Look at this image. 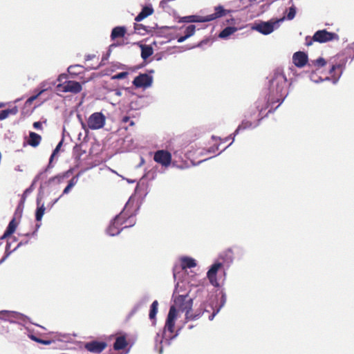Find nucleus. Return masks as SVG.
Wrapping results in <instances>:
<instances>
[{
  "mask_svg": "<svg viewBox=\"0 0 354 354\" xmlns=\"http://www.w3.org/2000/svg\"><path fill=\"white\" fill-rule=\"evenodd\" d=\"M174 302V305L171 306L169 308L164 327V333L165 335H167V333H170V335H168V337L169 338H174L176 336V334L174 335V333L175 322L178 316V310L181 312H185V319L186 322L190 320L196 319L200 316V314L194 315L190 313L193 306V299L189 298L187 295H180L176 296Z\"/></svg>",
  "mask_w": 354,
  "mask_h": 354,
  "instance_id": "1",
  "label": "nucleus"
},
{
  "mask_svg": "<svg viewBox=\"0 0 354 354\" xmlns=\"http://www.w3.org/2000/svg\"><path fill=\"white\" fill-rule=\"evenodd\" d=\"M286 88L287 78L282 69L277 68L270 80L269 91L272 102L281 104L287 95Z\"/></svg>",
  "mask_w": 354,
  "mask_h": 354,
  "instance_id": "2",
  "label": "nucleus"
},
{
  "mask_svg": "<svg viewBox=\"0 0 354 354\" xmlns=\"http://www.w3.org/2000/svg\"><path fill=\"white\" fill-rule=\"evenodd\" d=\"M263 116L253 105L250 106L245 115V119L239 125L234 134H237L240 131L249 129L257 127Z\"/></svg>",
  "mask_w": 354,
  "mask_h": 354,
  "instance_id": "3",
  "label": "nucleus"
},
{
  "mask_svg": "<svg viewBox=\"0 0 354 354\" xmlns=\"http://www.w3.org/2000/svg\"><path fill=\"white\" fill-rule=\"evenodd\" d=\"M231 12V10L225 9L222 6H218L214 8V12L205 17L198 15H189L183 17L182 21L187 23L192 22H207L215 20L221 17L225 16Z\"/></svg>",
  "mask_w": 354,
  "mask_h": 354,
  "instance_id": "4",
  "label": "nucleus"
},
{
  "mask_svg": "<svg viewBox=\"0 0 354 354\" xmlns=\"http://www.w3.org/2000/svg\"><path fill=\"white\" fill-rule=\"evenodd\" d=\"M338 39L339 35L337 33L328 32L326 29H323L316 31L313 37L306 36L305 38V44L307 46H310L313 42L322 44Z\"/></svg>",
  "mask_w": 354,
  "mask_h": 354,
  "instance_id": "5",
  "label": "nucleus"
},
{
  "mask_svg": "<svg viewBox=\"0 0 354 354\" xmlns=\"http://www.w3.org/2000/svg\"><path fill=\"white\" fill-rule=\"evenodd\" d=\"M127 220L125 213L121 212L110 224L107 228V233L111 236H115L118 234L122 229L133 225L131 223L126 224Z\"/></svg>",
  "mask_w": 354,
  "mask_h": 354,
  "instance_id": "6",
  "label": "nucleus"
},
{
  "mask_svg": "<svg viewBox=\"0 0 354 354\" xmlns=\"http://www.w3.org/2000/svg\"><path fill=\"white\" fill-rule=\"evenodd\" d=\"M57 89L58 91L63 93H71L73 94H77L82 90V84L76 81L66 80L62 83H59L57 85Z\"/></svg>",
  "mask_w": 354,
  "mask_h": 354,
  "instance_id": "7",
  "label": "nucleus"
},
{
  "mask_svg": "<svg viewBox=\"0 0 354 354\" xmlns=\"http://www.w3.org/2000/svg\"><path fill=\"white\" fill-rule=\"evenodd\" d=\"M105 115L101 112H95L89 116L87 124L89 129L96 130L102 128L105 124Z\"/></svg>",
  "mask_w": 354,
  "mask_h": 354,
  "instance_id": "8",
  "label": "nucleus"
},
{
  "mask_svg": "<svg viewBox=\"0 0 354 354\" xmlns=\"http://www.w3.org/2000/svg\"><path fill=\"white\" fill-rule=\"evenodd\" d=\"M153 160L163 167H168L171 162V154L166 150H158L154 153Z\"/></svg>",
  "mask_w": 354,
  "mask_h": 354,
  "instance_id": "9",
  "label": "nucleus"
},
{
  "mask_svg": "<svg viewBox=\"0 0 354 354\" xmlns=\"http://www.w3.org/2000/svg\"><path fill=\"white\" fill-rule=\"evenodd\" d=\"M283 19L284 18H282L279 20H277L274 21L270 20L266 22H260L256 24V26H254V29L263 35H268L273 32V30H274V26L277 24H278L279 21H283Z\"/></svg>",
  "mask_w": 354,
  "mask_h": 354,
  "instance_id": "10",
  "label": "nucleus"
},
{
  "mask_svg": "<svg viewBox=\"0 0 354 354\" xmlns=\"http://www.w3.org/2000/svg\"><path fill=\"white\" fill-rule=\"evenodd\" d=\"M152 82L153 78L151 76L146 73H142L134 78L133 84L136 88H147L151 85Z\"/></svg>",
  "mask_w": 354,
  "mask_h": 354,
  "instance_id": "11",
  "label": "nucleus"
},
{
  "mask_svg": "<svg viewBox=\"0 0 354 354\" xmlns=\"http://www.w3.org/2000/svg\"><path fill=\"white\" fill-rule=\"evenodd\" d=\"M223 267L221 263H214L207 273V278L212 285L214 286H218V283L216 278L218 270Z\"/></svg>",
  "mask_w": 354,
  "mask_h": 354,
  "instance_id": "12",
  "label": "nucleus"
},
{
  "mask_svg": "<svg viewBox=\"0 0 354 354\" xmlns=\"http://www.w3.org/2000/svg\"><path fill=\"white\" fill-rule=\"evenodd\" d=\"M106 346L104 342L91 341L85 344V348L90 352L99 353L104 350Z\"/></svg>",
  "mask_w": 354,
  "mask_h": 354,
  "instance_id": "13",
  "label": "nucleus"
},
{
  "mask_svg": "<svg viewBox=\"0 0 354 354\" xmlns=\"http://www.w3.org/2000/svg\"><path fill=\"white\" fill-rule=\"evenodd\" d=\"M272 97L269 95V98L267 100L266 97L259 98L253 104L254 108L259 111L261 113L263 111L266 110L270 104H274L275 102H272Z\"/></svg>",
  "mask_w": 354,
  "mask_h": 354,
  "instance_id": "14",
  "label": "nucleus"
},
{
  "mask_svg": "<svg viewBox=\"0 0 354 354\" xmlns=\"http://www.w3.org/2000/svg\"><path fill=\"white\" fill-rule=\"evenodd\" d=\"M292 62L296 66L299 68L304 67L308 62V56L304 52H297L292 56Z\"/></svg>",
  "mask_w": 354,
  "mask_h": 354,
  "instance_id": "15",
  "label": "nucleus"
},
{
  "mask_svg": "<svg viewBox=\"0 0 354 354\" xmlns=\"http://www.w3.org/2000/svg\"><path fill=\"white\" fill-rule=\"evenodd\" d=\"M19 313L15 311L1 310L0 311V321L14 322L17 319Z\"/></svg>",
  "mask_w": 354,
  "mask_h": 354,
  "instance_id": "16",
  "label": "nucleus"
},
{
  "mask_svg": "<svg viewBox=\"0 0 354 354\" xmlns=\"http://www.w3.org/2000/svg\"><path fill=\"white\" fill-rule=\"evenodd\" d=\"M41 140L42 138L40 135H39L37 133L31 131L29 133V137L26 140V143L28 145L35 148L39 145V144L41 142Z\"/></svg>",
  "mask_w": 354,
  "mask_h": 354,
  "instance_id": "17",
  "label": "nucleus"
},
{
  "mask_svg": "<svg viewBox=\"0 0 354 354\" xmlns=\"http://www.w3.org/2000/svg\"><path fill=\"white\" fill-rule=\"evenodd\" d=\"M126 32L127 28L124 26H116L112 29L111 39V40H115L118 38H122Z\"/></svg>",
  "mask_w": 354,
  "mask_h": 354,
  "instance_id": "18",
  "label": "nucleus"
},
{
  "mask_svg": "<svg viewBox=\"0 0 354 354\" xmlns=\"http://www.w3.org/2000/svg\"><path fill=\"white\" fill-rule=\"evenodd\" d=\"M18 223L16 221V219L13 218L9 223L6 231L4 232L3 234L1 237V239H4L8 237H9L11 234H12L17 227Z\"/></svg>",
  "mask_w": 354,
  "mask_h": 354,
  "instance_id": "19",
  "label": "nucleus"
},
{
  "mask_svg": "<svg viewBox=\"0 0 354 354\" xmlns=\"http://www.w3.org/2000/svg\"><path fill=\"white\" fill-rule=\"evenodd\" d=\"M128 343L126 339L125 335H120L116 337L115 341L113 344V348L115 351H120L125 348Z\"/></svg>",
  "mask_w": 354,
  "mask_h": 354,
  "instance_id": "20",
  "label": "nucleus"
},
{
  "mask_svg": "<svg viewBox=\"0 0 354 354\" xmlns=\"http://www.w3.org/2000/svg\"><path fill=\"white\" fill-rule=\"evenodd\" d=\"M195 30H196V26L192 24V25H189L188 26H187L184 31L185 35L179 37L177 39L178 42L182 43L184 41H185L187 38L192 36L195 32Z\"/></svg>",
  "mask_w": 354,
  "mask_h": 354,
  "instance_id": "21",
  "label": "nucleus"
},
{
  "mask_svg": "<svg viewBox=\"0 0 354 354\" xmlns=\"http://www.w3.org/2000/svg\"><path fill=\"white\" fill-rule=\"evenodd\" d=\"M153 9L151 7L145 6L141 12L136 17L135 20L136 21H140L148 16L152 15Z\"/></svg>",
  "mask_w": 354,
  "mask_h": 354,
  "instance_id": "22",
  "label": "nucleus"
},
{
  "mask_svg": "<svg viewBox=\"0 0 354 354\" xmlns=\"http://www.w3.org/2000/svg\"><path fill=\"white\" fill-rule=\"evenodd\" d=\"M18 113V108L17 106H13L11 109H7L1 111L0 112V120H3L8 118L10 115H15Z\"/></svg>",
  "mask_w": 354,
  "mask_h": 354,
  "instance_id": "23",
  "label": "nucleus"
},
{
  "mask_svg": "<svg viewBox=\"0 0 354 354\" xmlns=\"http://www.w3.org/2000/svg\"><path fill=\"white\" fill-rule=\"evenodd\" d=\"M141 48V57L146 60L153 53V48L149 45L142 44L140 45Z\"/></svg>",
  "mask_w": 354,
  "mask_h": 354,
  "instance_id": "24",
  "label": "nucleus"
},
{
  "mask_svg": "<svg viewBox=\"0 0 354 354\" xmlns=\"http://www.w3.org/2000/svg\"><path fill=\"white\" fill-rule=\"evenodd\" d=\"M196 266V261L192 258L183 257L181 259V268L183 270L194 268Z\"/></svg>",
  "mask_w": 354,
  "mask_h": 354,
  "instance_id": "25",
  "label": "nucleus"
},
{
  "mask_svg": "<svg viewBox=\"0 0 354 354\" xmlns=\"http://www.w3.org/2000/svg\"><path fill=\"white\" fill-rule=\"evenodd\" d=\"M66 177H68V173L67 172L57 174V175L52 177V178H50L48 179V182H47V184L48 185H50L52 184H59L62 182H63V180Z\"/></svg>",
  "mask_w": 354,
  "mask_h": 354,
  "instance_id": "26",
  "label": "nucleus"
},
{
  "mask_svg": "<svg viewBox=\"0 0 354 354\" xmlns=\"http://www.w3.org/2000/svg\"><path fill=\"white\" fill-rule=\"evenodd\" d=\"M37 208L36 209L35 218L37 221H39L41 220L44 214L45 207L44 204L40 205V200H39L38 198L37 200Z\"/></svg>",
  "mask_w": 354,
  "mask_h": 354,
  "instance_id": "27",
  "label": "nucleus"
},
{
  "mask_svg": "<svg viewBox=\"0 0 354 354\" xmlns=\"http://www.w3.org/2000/svg\"><path fill=\"white\" fill-rule=\"evenodd\" d=\"M237 30V28L234 26H228L225 28L220 33L219 37L221 38H227L230 35H232Z\"/></svg>",
  "mask_w": 354,
  "mask_h": 354,
  "instance_id": "28",
  "label": "nucleus"
},
{
  "mask_svg": "<svg viewBox=\"0 0 354 354\" xmlns=\"http://www.w3.org/2000/svg\"><path fill=\"white\" fill-rule=\"evenodd\" d=\"M86 153V151L82 149V145H76L73 147V156L75 159L80 160L82 157V156Z\"/></svg>",
  "mask_w": 354,
  "mask_h": 354,
  "instance_id": "29",
  "label": "nucleus"
},
{
  "mask_svg": "<svg viewBox=\"0 0 354 354\" xmlns=\"http://www.w3.org/2000/svg\"><path fill=\"white\" fill-rule=\"evenodd\" d=\"M158 302L157 300L153 301L150 306V310L149 317V319L153 320L156 319V314L158 313Z\"/></svg>",
  "mask_w": 354,
  "mask_h": 354,
  "instance_id": "30",
  "label": "nucleus"
},
{
  "mask_svg": "<svg viewBox=\"0 0 354 354\" xmlns=\"http://www.w3.org/2000/svg\"><path fill=\"white\" fill-rule=\"evenodd\" d=\"M28 337L31 340L44 345H50L53 342H54V341L52 339H43L39 337H37L36 335L33 334L29 335Z\"/></svg>",
  "mask_w": 354,
  "mask_h": 354,
  "instance_id": "31",
  "label": "nucleus"
},
{
  "mask_svg": "<svg viewBox=\"0 0 354 354\" xmlns=\"http://www.w3.org/2000/svg\"><path fill=\"white\" fill-rule=\"evenodd\" d=\"M135 32L141 35H145L148 32V30L146 26L141 24H134Z\"/></svg>",
  "mask_w": 354,
  "mask_h": 354,
  "instance_id": "32",
  "label": "nucleus"
},
{
  "mask_svg": "<svg viewBox=\"0 0 354 354\" xmlns=\"http://www.w3.org/2000/svg\"><path fill=\"white\" fill-rule=\"evenodd\" d=\"M77 178L73 177L69 180L68 185L64 189L62 195L67 194L71 191V189L75 186V185L77 183Z\"/></svg>",
  "mask_w": 354,
  "mask_h": 354,
  "instance_id": "33",
  "label": "nucleus"
},
{
  "mask_svg": "<svg viewBox=\"0 0 354 354\" xmlns=\"http://www.w3.org/2000/svg\"><path fill=\"white\" fill-rule=\"evenodd\" d=\"M45 91H46V88H43V89L40 90L36 95L30 97L26 100V104L30 105L33 102V101L37 100L38 98V97L40 96Z\"/></svg>",
  "mask_w": 354,
  "mask_h": 354,
  "instance_id": "34",
  "label": "nucleus"
},
{
  "mask_svg": "<svg viewBox=\"0 0 354 354\" xmlns=\"http://www.w3.org/2000/svg\"><path fill=\"white\" fill-rule=\"evenodd\" d=\"M22 244H23L22 242H19L15 247L12 248L11 243L8 242L6 244V252L7 253V254H9L11 252H12L13 251H15L17 248L20 247Z\"/></svg>",
  "mask_w": 354,
  "mask_h": 354,
  "instance_id": "35",
  "label": "nucleus"
},
{
  "mask_svg": "<svg viewBox=\"0 0 354 354\" xmlns=\"http://www.w3.org/2000/svg\"><path fill=\"white\" fill-rule=\"evenodd\" d=\"M312 63L314 66H317V68H321L326 65V62L324 58L319 57L315 60L312 61Z\"/></svg>",
  "mask_w": 354,
  "mask_h": 354,
  "instance_id": "36",
  "label": "nucleus"
},
{
  "mask_svg": "<svg viewBox=\"0 0 354 354\" xmlns=\"http://www.w3.org/2000/svg\"><path fill=\"white\" fill-rule=\"evenodd\" d=\"M76 68H83L84 66H82V65H80V64H75V65H71L68 68V72L71 74V75H77L78 73H80V72L78 71H75V69Z\"/></svg>",
  "mask_w": 354,
  "mask_h": 354,
  "instance_id": "37",
  "label": "nucleus"
},
{
  "mask_svg": "<svg viewBox=\"0 0 354 354\" xmlns=\"http://www.w3.org/2000/svg\"><path fill=\"white\" fill-rule=\"evenodd\" d=\"M296 15V8L292 6L289 8L288 12L286 15V19L288 20H292L295 18Z\"/></svg>",
  "mask_w": 354,
  "mask_h": 354,
  "instance_id": "38",
  "label": "nucleus"
},
{
  "mask_svg": "<svg viewBox=\"0 0 354 354\" xmlns=\"http://www.w3.org/2000/svg\"><path fill=\"white\" fill-rule=\"evenodd\" d=\"M129 75L128 72H121L112 77L113 80H121L126 78Z\"/></svg>",
  "mask_w": 354,
  "mask_h": 354,
  "instance_id": "39",
  "label": "nucleus"
},
{
  "mask_svg": "<svg viewBox=\"0 0 354 354\" xmlns=\"http://www.w3.org/2000/svg\"><path fill=\"white\" fill-rule=\"evenodd\" d=\"M62 142L61 141L56 147V148L54 149L53 154L51 155L50 158V163L52 162L54 156L59 151L60 147L62 146Z\"/></svg>",
  "mask_w": 354,
  "mask_h": 354,
  "instance_id": "40",
  "label": "nucleus"
},
{
  "mask_svg": "<svg viewBox=\"0 0 354 354\" xmlns=\"http://www.w3.org/2000/svg\"><path fill=\"white\" fill-rule=\"evenodd\" d=\"M67 78H68V75L65 74V73H62L58 76L57 81L62 83L63 82H64V80L66 81L67 80Z\"/></svg>",
  "mask_w": 354,
  "mask_h": 354,
  "instance_id": "41",
  "label": "nucleus"
},
{
  "mask_svg": "<svg viewBox=\"0 0 354 354\" xmlns=\"http://www.w3.org/2000/svg\"><path fill=\"white\" fill-rule=\"evenodd\" d=\"M340 68V66L339 65H333L331 66V68H330L329 70V73L331 75V76H333L334 75L333 74V72L337 69V68Z\"/></svg>",
  "mask_w": 354,
  "mask_h": 354,
  "instance_id": "42",
  "label": "nucleus"
},
{
  "mask_svg": "<svg viewBox=\"0 0 354 354\" xmlns=\"http://www.w3.org/2000/svg\"><path fill=\"white\" fill-rule=\"evenodd\" d=\"M226 256L228 257V259L232 261L233 259V252L232 249H228L226 250Z\"/></svg>",
  "mask_w": 354,
  "mask_h": 354,
  "instance_id": "43",
  "label": "nucleus"
},
{
  "mask_svg": "<svg viewBox=\"0 0 354 354\" xmlns=\"http://www.w3.org/2000/svg\"><path fill=\"white\" fill-rule=\"evenodd\" d=\"M33 127L36 129H42V124L41 122H35L33 123Z\"/></svg>",
  "mask_w": 354,
  "mask_h": 354,
  "instance_id": "44",
  "label": "nucleus"
},
{
  "mask_svg": "<svg viewBox=\"0 0 354 354\" xmlns=\"http://www.w3.org/2000/svg\"><path fill=\"white\" fill-rule=\"evenodd\" d=\"M130 120V117L129 116H127V115H125L122 118V123H127L128 122V121Z\"/></svg>",
  "mask_w": 354,
  "mask_h": 354,
  "instance_id": "45",
  "label": "nucleus"
},
{
  "mask_svg": "<svg viewBox=\"0 0 354 354\" xmlns=\"http://www.w3.org/2000/svg\"><path fill=\"white\" fill-rule=\"evenodd\" d=\"M95 57H96V56L95 55H88L86 56L85 59L86 61H88V60L92 59Z\"/></svg>",
  "mask_w": 354,
  "mask_h": 354,
  "instance_id": "46",
  "label": "nucleus"
},
{
  "mask_svg": "<svg viewBox=\"0 0 354 354\" xmlns=\"http://www.w3.org/2000/svg\"><path fill=\"white\" fill-rule=\"evenodd\" d=\"M47 169H48V168H46V169H45V171H44L41 172V173H40V174L37 176V179H39V178H42V177H43V176L44 175V174L46 172Z\"/></svg>",
  "mask_w": 354,
  "mask_h": 354,
  "instance_id": "47",
  "label": "nucleus"
},
{
  "mask_svg": "<svg viewBox=\"0 0 354 354\" xmlns=\"http://www.w3.org/2000/svg\"><path fill=\"white\" fill-rule=\"evenodd\" d=\"M35 232H26V233H24V234H21L22 235L24 236H32L34 235Z\"/></svg>",
  "mask_w": 354,
  "mask_h": 354,
  "instance_id": "48",
  "label": "nucleus"
},
{
  "mask_svg": "<svg viewBox=\"0 0 354 354\" xmlns=\"http://www.w3.org/2000/svg\"><path fill=\"white\" fill-rule=\"evenodd\" d=\"M227 21L231 24H234L235 20L234 18H230V19H227Z\"/></svg>",
  "mask_w": 354,
  "mask_h": 354,
  "instance_id": "49",
  "label": "nucleus"
},
{
  "mask_svg": "<svg viewBox=\"0 0 354 354\" xmlns=\"http://www.w3.org/2000/svg\"><path fill=\"white\" fill-rule=\"evenodd\" d=\"M128 123H129V125H130L131 127H133V126H134V125H135V122H134L133 120H129V121H128Z\"/></svg>",
  "mask_w": 354,
  "mask_h": 354,
  "instance_id": "50",
  "label": "nucleus"
},
{
  "mask_svg": "<svg viewBox=\"0 0 354 354\" xmlns=\"http://www.w3.org/2000/svg\"><path fill=\"white\" fill-rule=\"evenodd\" d=\"M216 313H213L209 317V319L210 320L213 319L214 315H215Z\"/></svg>",
  "mask_w": 354,
  "mask_h": 354,
  "instance_id": "51",
  "label": "nucleus"
},
{
  "mask_svg": "<svg viewBox=\"0 0 354 354\" xmlns=\"http://www.w3.org/2000/svg\"><path fill=\"white\" fill-rule=\"evenodd\" d=\"M122 44H112L111 46H118V45H122Z\"/></svg>",
  "mask_w": 354,
  "mask_h": 354,
  "instance_id": "52",
  "label": "nucleus"
},
{
  "mask_svg": "<svg viewBox=\"0 0 354 354\" xmlns=\"http://www.w3.org/2000/svg\"><path fill=\"white\" fill-rule=\"evenodd\" d=\"M4 106V104L3 103H1L0 102V108H2Z\"/></svg>",
  "mask_w": 354,
  "mask_h": 354,
  "instance_id": "53",
  "label": "nucleus"
},
{
  "mask_svg": "<svg viewBox=\"0 0 354 354\" xmlns=\"http://www.w3.org/2000/svg\"><path fill=\"white\" fill-rule=\"evenodd\" d=\"M99 66H95V67H92L91 68L93 69H95V68H97Z\"/></svg>",
  "mask_w": 354,
  "mask_h": 354,
  "instance_id": "54",
  "label": "nucleus"
},
{
  "mask_svg": "<svg viewBox=\"0 0 354 354\" xmlns=\"http://www.w3.org/2000/svg\"><path fill=\"white\" fill-rule=\"evenodd\" d=\"M128 219H133V218L132 216H129Z\"/></svg>",
  "mask_w": 354,
  "mask_h": 354,
  "instance_id": "55",
  "label": "nucleus"
},
{
  "mask_svg": "<svg viewBox=\"0 0 354 354\" xmlns=\"http://www.w3.org/2000/svg\"><path fill=\"white\" fill-rule=\"evenodd\" d=\"M1 262V261H0V263Z\"/></svg>",
  "mask_w": 354,
  "mask_h": 354,
  "instance_id": "56",
  "label": "nucleus"
}]
</instances>
